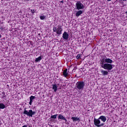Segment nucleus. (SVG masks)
<instances>
[{
  "label": "nucleus",
  "mask_w": 127,
  "mask_h": 127,
  "mask_svg": "<svg viewBox=\"0 0 127 127\" xmlns=\"http://www.w3.org/2000/svg\"><path fill=\"white\" fill-rule=\"evenodd\" d=\"M101 122L103 123L106 122L107 121V118L105 116H101L98 119L94 118V124L96 127H103L105 126V123H101Z\"/></svg>",
  "instance_id": "nucleus-1"
},
{
  "label": "nucleus",
  "mask_w": 127,
  "mask_h": 127,
  "mask_svg": "<svg viewBox=\"0 0 127 127\" xmlns=\"http://www.w3.org/2000/svg\"><path fill=\"white\" fill-rule=\"evenodd\" d=\"M100 65L102 68L105 70H108V71H111L113 69V65L111 64L105 63L104 59L101 61Z\"/></svg>",
  "instance_id": "nucleus-2"
},
{
  "label": "nucleus",
  "mask_w": 127,
  "mask_h": 127,
  "mask_svg": "<svg viewBox=\"0 0 127 127\" xmlns=\"http://www.w3.org/2000/svg\"><path fill=\"white\" fill-rule=\"evenodd\" d=\"M84 87H85V82L84 81H78L75 84V88L78 92L83 91Z\"/></svg>",
  "instance_id": "nucleus-3"
},
{
  "label": "nucleus",
  "mask_w": 127,
  "mask_h": 127,
  "mask_svg": "<svg viewBox=\"0 0 127 127\" xmlns=\"http://www.w3.org/2000/svg\"><path fill=\"white\" fill-rule=\"evenodd\" d=\"M53 30L54 32H56L57 34L61 35L62 34V31H63V29L62 28V26L59 25L57 27H54Z\"/></svg>",
  "instance_id": "nucleus-4"
},
{
  "label": "nucleus",
  "mask_w": 127,
  "mask_h": 127,
  "mask_svg": "<svg viewBox=\"0 0 127 127\" xmlns=\"http://www.w3.org/2000/svg\"><path fill=\"white\" fill-rule=\"evenodd\" d=\"M24 115H26V116H27L28 117H30L31 118H32L33 116H34L36 113L32 110H26L25 109L23 112Z\"/></svg>",
  "instance_id": "nucleus-5"
},
{
  "label": "nucleus",
  "mask_w": 127,
  "mask_h": 127,
  "mask_svg": "<svg viewBox=\"0 0 127 127\" xmlns=\"http://www.w3.org/2000/svg\"><path fill=\"white\" fill-rule=\"evenodd\" d=\"M75 6L78 10H80V9H83V8L85 7L84 6V4H83V3L80 1H77L75 3Z\"/></svg>",
  "instance_id": "nucleus-6"
},
{
  "label": "nucleus",
  "mask_w": 127,
  "mask_h": 127,
  "mask_svg": "<svg viewBox=\"0 0 127 127\" xmlns=\"http://www.w3.org/2000/svg\"><path fill=\"white\" fill-rule=\"evenodd\" d=\"M63 38H64V40H68V38H69V34H68L67 32H64L63 34Z\"/></svg>",
  "instance_id": "nucleus-7"
},
{
  "label": "nucleus",
  "mask_w": 127,
  "mask_h": 127,
  "mask_svg": "<svg viewBox=\"0 0 127 127\" xmlns=\"http://www.w3.org/2000/svg\"><path fill=\"white\" fill-rule=\"evenodd\" d=\"M58 119L59 120H63V121H64L65 123H67V119H66L64 116H63L62 115L60 114L58 117Z\"/></svg>",
  "instance_id": "nucleus-8"
},
{
  "label": "nucleus",
  "mask_w": 127,
  "mask_h": 127,
  "mask_svg": "<svg viewBox=\"0 0 127 127\" xmlns=\"http://www.w3.org/2000/svg\"><path fill=\"white\" fill-rule=\"evenodd\" d=\"M104 62L108 64H112V63H113V60H111L110 58H106L104 59Z\"/></svg>",
  "instance_id": "nucleus-9"
},
{
  "label": "nucleus",
  "mask_w": 127,
  "mask_h": 127,
  "mask_svg": "<svg viewBox=\"0 0 127 127\" xmlns=\"http://www.w3.org/2000/svg\"><path fill=\"white\" fill-rule=\"evenodd\" d=\"M52 87V89L54 90V91L55 92H57V90H58V86H57V84H53Z\"/></svg>",
  "instance_id": "nucleus-10"
},
{
  "label": "nucleus",
  "mask_w": 127,
  "mask_h": 127,
  "mask_svg": "<svg viewBox=\"0 0 127 127\" xmlns=\"http://www.w3.org/2000/svg\"><path fill=\"white\" fill-rule=\"evenodd\" d=\"M34 99H35V96H31L30 97V102H29V104L30 106L32 105V103L33 102V100H34Z\"/></svg>",
  "instance_id": "nucleus-11"
},
{
  "label": "nucleus",
  "mask_w": 127,
  "mask_h": 127,
  "mask_svg": "<svg viewBox=\"0 0 127 127\" xmlns=\"http://www.w3.org/2000/svg\"><path fill=\"white\" fill-rule=\"evenodd\" d=\"M82 13H83V11L81 10H78L75 13V16H76V17H79V16H80L81 14H82Z\"/></svg>",
  "instance_id": "nucleus-12"
},
{
  "label": "nucleus",
  "mask_w": 127,
  "mask_h": 127,
  "mask_svg": "<svg viewBox=\"0 0 127 127\" xmlns=\"http://www.w3.org/2000/svg\"><path fill=\"white\" fill-rule=\"evenodd\" d=\"M67 71H68V69H65L64 70L63 73V75L65 78H67V76H68V75L69 74L67 72Z\"/></svg>",
  "instance_id": "nucleus-13"
},
{
  "label": "nucleus",
  "mask_w": 127,
  "mask_h": 127,
  "mask_svg": "<svg viewBox=\"0 0 127 127\" xmlns=\"http://www.w3.org/2000/svg\"><path fill=\"white\" fill-rule=\"evenodd\" d=\"M101 73L102 74V75H103V76H107V75L109 74V72L105 70H102L101 71Z\"/></svg>",
  "instance_id": "nucleus-14"
},
{
  "label": "nucleus",
  "mask_w": 127,
  "mask_h": 127,
  "mask_svg": "<svg viewBox=\"0 0 127 127\" xmlns=\"http://www.w3.org/2000/svg\"><path fill=\"white\" fill-rule=\"evenodd\" d=\"M5 108V105L3 103H0V110H3Z\"/></svg>",
  "instance_id": "nucleus-15"
},
{
  "label": "nucleus",
  "mask_w": 127,
  "mask_h": 127,
  "mask_svg": "<svg viewBox=\"0 0 127 127\" xmlns=\"http://www.w3.org/2000/svg\"><path fill=\"white\" fill-rule=\"evenodd\" d=\"M41 59H42V57L40 56L38 58H36L35 62L36 63L39 62V61H40Z\"/></svg>",
  "instance_id": "nucleus-16"
},
{
  "label": "nucleus",
  "mask_w": 127,
  "mask_h": 127,
  "mask_svg": "<svg viewBox=\"0 0 127 127\" xmlns=\"http://www.w3.org/2000/svg\"><path fill=\"white\" fill-rule=\"evenodd\" d=\"M71 120H72L73 122H77V121H79V118L77 117H72Z\"/></svg>",
  "instance_id": "nucleus-17"
},
{
  "label": "nucleus",
  "mask_w": 127,
  "mask_h": 127,
  "mask_svg": "<svg viewBox=\"0 0 127 127\" xmlns=\"http://www.w3.org/2000/svg\"><path fill=\"white\" fill-rule=\"evenodd\" d=\"M57 116H58V114H56L54 115L51 116V119H57Z\"/></svg>",
  "instance_id": "nucleus-18"
},
{
  "label": "nucleus",
  "mask_w": 127,
  "mask_h": 127,
  "mask_svg": "<svg viewBox=\"0 0 127 127\" xmlns=\"http://www.w3.org/2000/svg\"><path fill=\"white\" fill-rule=\"evenodd\" d=\"M46 18V16H44V15L40 16V19H41V20H43L45 19Z\"/></svg>",
  "instance_id": "nucleus-19"
},
{
  "label": "nucleus",
  "mask_w": 127,
  "mask_h": 127,
  "mask_svg": "<svg viewBox=\"0 0 127 127\" xmlns=\"http://www.w3.org/2000/svg\"><path fill=\"white\" fill-rule=\"evenodd\" d=\"M80 57H81V55L80 54H78L76 56V59H80Z\"/></svg>",
  "instance_id": "nucleus-20"
},
{
  "label": "nucleus",
  "mask_w": 127,
  "mask_h": 127,
  "mask_svg": "<svg viewBox=\"0 0 127 127\" xmlns=\"http://www.w3.org/2000/svg\"><path fill=\"white\" fill-rule=\"evenodd\" d=\"M0 31H2L3 30H4V27H0Z\"/></svg>",
  "instance_id": "nucleus-21"
},
{
  "label": "nucleus",
  "mask_w": 127,
  "mask_h": 127,
  "mask_svg": "<svg viewBox=\"0 0 127 127\" xmlns=\"http://www.w3.org/2000/svg\"><path fill=\"white\" fill-rule=\"evenodd\" d=\"M31 12H32V13H34V12H35V11L34 10V9H31Z\"/></svg>",
  "instance_id": "nucleus-22"
},
{
  "label": "nucleus",
  "mask_w": 127,
  "mask_h": 127,
  "mask_svg": "<svg viewBox=\"0 0 127 127\" xmlns=\"http://www.w3.org/2000/svg\"><path fill=\"white\" fill-rule=\"evenodd\" d=\"M2 95H5V93H4V92H2Z\"/></svg>",
  "instance_id": "nucleus-23"
},
{
  "label": "nucleus",
  "mask_w": 127,
  "mask_h": 127,
  "mask_svg": "<svg viewBox=\"0 0 127 127\" xmlns=\"http://www.w3.org/2000/svg\"><path fill=\"white\" fill-rule=\"evenodd\" d=\"M61 2H62V3H64V1L62 0V1H61Z\"/></svg>",
  "instance_id": "nucleus-24"
},
{
  "label": "nucleus",
  "mask_w": 127,
  "mask_h": 127,
  "mask_svg": "<svg viewBox=\"0 0 127 127\" xmlns=\"http://www.w3.org/2000/svg\"><path fill=\"white\" fill-rule=\"evenodd\" d=\"M112 0H107V1H111Z\"/></svg>",
  "instance_id": "nucleus-25"
},
{
  "label": "nucleus",
  "mask_w": 127,
  "mask_h": 127,
  "mask_svg": "<svg viewBox=\"0 0 127 127\" xmlns=\"http://www.w3.org/2000/svg\"><path fill=\"white\" fill-rule=\"evenodd\" d=\"M27 0V1H29V0Z\"/></svg>",
  "instance_id": "nucleus-26"
},
{
  "label": "nucleus",
  "mask_w": 127,
  "mask_h": 127,
  "mask_svg": "<svg viewBox=\"0 0 127 127\" xmlns=\"http://www.w3.org/2000/svg\"><path fill=\"white\" fill-rule=\"evenodd\" d=\"M0 37H1V35H0Z\"/></svg>",
  "instance_id": "nucleus-27"
},
{
  "label": "nucleus",
  "mask_w": 127,
  "mask_h": 127,
  "mask_svg": "<svg viewBox=\"0 0 127 127\" xmlns=\"http://www.w3.org/2000/svg\"><path fill=\"white\" fill-rule=\"evenodd\" d=\"M4 97H5V96L4 95V96H3V98H4Z\"/></svg>",
  "instance_id": "nucleus-28"
},
{
  "label": "nucleus",
  "mask_w": 127,
  "mask_h": 127,
  "mask_svg": "<svg viewBox=\"0 0 127 127\" xmlns=\"http://www.w3.org/2000/svg\"><path fill=\"white\" fill-rule=\"evenodd\" d=\"M125 0H123L124 1H125Z\"/></svg>",
  "instance_id": "nucleus-29"
},
{
  "label": "nucleus",
  "mask_w": 127,
  "mask_h": 127,
  "mask_svg": "<svg viewBox=\"0 0 127 127\" xmlns=\"http://www.w3.org/2000/svg\"><path fill=\"white\" fill-rule=\"evenodd\" d=\"M29 127H30V126H29Z\"/></svg>",
  "instance_id": "nucleus-30"
}]
</instances>
